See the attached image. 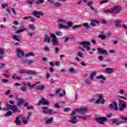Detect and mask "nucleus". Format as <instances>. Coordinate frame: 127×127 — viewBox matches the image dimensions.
Masks as SVG:
<instances>
[{"instance_id": "f257e3e1", "label": "nucleus", "mask_w": 127, "mask_h": 127, "mask_svg": "<svg viewBox=\"0 0 127 127\" xmlns=\"http://www.w3.org/2000/svg\"><path fill=\"white\" fill-rule=\"evenodd\" d=\"M121 12V7L120 6H115L113 8L110 9H106L105 10L104 12L105 13H114V14H117V13H119Z\"/></svg>"}, {"instance_id": "f03ea898", "label": "nucleus", "mask_w": 127, "mask_h": 127, "mask_svg": "<svg viewBox=\"0 0 127 127\" xmlns=\"http://www.w3.org/2000/svg\"><path fill=\"white\" fill-rule=\"evenodd\" d=\"M120 119H121V120H123L125 121H121L117 123L118 121H117V119H114L112 121V124H115L116 126H120V125H122V124H126L127 123V117L122 116L120 117Z\"/></svg>"}, {"instance_id": "7ed1b4c3", "label": "nucleus", "mask_w": 127, "mask_h": 127, "mask_svg": "<svg viewBox=\"0 0 127 127\" xmlns=\"http://www.w3.org/2000/svg\"><path fill=\"white\" fill-rule=\"evenodd\" d=\"M8 110H11L13 111V113H20V110H19L16 106L14 105H11L8 103L6 104Z\"/></svg>"}, {"instance_id": "20e7f679", "label": "nucleus", "mask_w": 127, "mask_h": 127, "mask_svg": "<svg viewBox=\"0 0 127 127\" xmlns=\"http://www.w3.org/2000/svg\"><path fill=\"white\" fill-rule=\"evenodd\" d=\"M108 120L105 117H96L95 118V121L97 122L99 124H100V125H105V123L104 122H105Z\"/></svg>"}, {"instance_id": "39448f33", "label": "nucleus", "mask_w": 127, "mask_h": 127, "mask_svg": "<svg viewBox=\"0 0 127 127\" xmlns=\"http://www.w3.org/2000/svg\"><path fill=\"white\" fill-rule=\"evenodd\" d=\"M96 96L98 97L99 99L96 100V104H99L101 103V104H105V100L103 98V95L102 94L99 95L98 94H96Z\"/></svg>"}, {"instance_id": "423d86ee", "label": "nucleus", "mask_w": 127, "mask_h": 127, "mask_svg": "<svg viewBox=\"0 0 127 127\" xmlns=\"http://www.w3.org/2000/svg\"><path fill=\"white\" fill-rule=\"evenodd\" d=\"M109 109L110 110H115V111H119L118 109V103L114 101L113 103L110 104L109 105Z\"/></svg>"}, {"instance_id": "0eeeda50", "label": "nucleus", "mask_w": 127, "mask_h": 127, "mask_svg": "<svg viewBox=\"0 0 127 127\" xmlns=\"http://www.w3.org/2000/svg\"><path fill=\"white\" fill-rule=\"evenodd\" d=\"M93 1L90 0V1H88V2H87L86 4H87L89 7L91 8V10H93V11H94V13L95 14L98 13V11L97 10V9H95L94 7L92 6V4H93Z\"/></svg>"}, {"instance_id": "6e6552de", "label": "nucleus", "mask_w": 127, "mask_h": 127, "mask_svg": "<svg viewBox=\"0 0 127 127\" xmlns=\"http://www.w3.org/2000/svg\"><path fill=\"white\" fill-rule=\"evenodd\" d=\"M33 15H34V16L37 17V18H40V15H41L42 16H43V15H44V13H43V12L39 11H34L33 12Z\"/></svg>"}, {"instance_id": "1a4fd4ad", "label": "nucleus", "mask_w": 127, "mask_h": 127, "mask_svg": "<svg viewBox=\"0 0 127 127\" xmlns=\"http://www.w3.org/2000/svg\"><path fill=\"white\" fill-rule=\"evenodd\" d=\"M42 109L43 110V112L44 114H49L50 116H51L52 115V110L48 109V107H42Z\"/></svg>"}, {"instance_id": "9d476101", "label": "nucleus", "mask_w": 127, "mask_h": 127, "mask_svg": "<svg viewBox=\"0 0 127 127\" xmlns=\"http://www.w3.org/2000/svg\"><path fill=\"white\" fill-rule=\"evenodd\" d=\"M38 105V106H40V105H49V102H47V100L44 97H42V99L39 101Z\"/></svg>"}, {"instance_id": "9b49d317", "label": "nucleus", "mask_w": 127, "mask_h": 127, "mask_svg": "<svg viewBox=\"0 0 127 127\" xmlns=\"http://www.w3.org/2000/svg\"><path fill=\"white\" fill-rule=\"evenodd\" d=\"M16 51H17V57L21 58L24 56V53H23V51L22 50L18 48H17Z\"/></svg>"}, {"instance_id": "f8f14e48", "label": "nucleus", "mask_w": 127, "mask_h": 127, "mask_svg": "<svg viewBox=\"0 0 127 127\" xmlns=\"http://www.w3.org/2000/svg\"><path fill=\"white\" fill-rule=\"evenodd\" d=\"M76 112H78L80 114H85L87 111L88 108H79V109H76Z\"/></svg>"}, {"instance_id": "ddd939ff", "label": "nucleus", "mask_w": 127, "mask_h": 127, "mask_svg": "<svg viewBox=\"0 0 127 127\" xmlns=\"http://www.w3.org/2000/svg\"><path fill=\"white\" fill-rule=\"evenodd\" d=\"M118 106L119 107H121H121H120L119 110L120 111H125V109H127V104L126 103H120L118 104Z\"/></svg>"}, {"instance_id": "4468645a", "label": "nucleus", "mask_w": 127, "mask_h": 127, "mask_svg": "<svg viewBox=\"0 0 127 127\" xmlns=\"http://www.w3.org/2000/svg\"><path fill=\"white\" fill-rule=\"evenodd\" d=\"M100 21L96 20L95 19H91V22H90V25L91 26H96V24H99V23H100Z\"/></svg>"}, {"instance_id": "2eb2a0df", "label": "nucleus", "mask_w": 127, "mask_h": 127, "mask_svg": "<svg viewBox=\"0 0 127 127\" xmlns=\"http://www.w3.org/2000/svg\"><path fill=\"white\" fill-rule=\"evenodd\" d=\"M80 44V45H82L83 47L85 48L86 46H90V45H91V43L89 41H82Z\"/></svg>"}, {"instance_id": "dca6fc26", "label": "nucleus", "mask_w": 127, "mask_h": 127, "mask_svg": "<svg viewBox=\"0 0 127 127\" xmlns=\"http://www.w3.org/2000/svg\"><path fill=\"white\" fill-rule=\"evenodd\" d=\"M97 50H98L99 54L108 55V53L107 52V51H106V50H102V48H98L97 49Z\"/></svg>"}, {"instance_id": "f3484780", "label": "nucleus", "mask_w": 127, "mask_h": 127, "mask_svg": "<svg viewBox=\"0 0 127 127\" xmlns=\"http://www.w3.org/2000/svg\"><path fill=\"white\" fill-rule=\"evenodd\" d=\"M50 40H51V37H49L48 35L46 34L45 35L44 42H47L48 43H50Z\"/></svg>"}, {"instance_id": "a211bd4d", "label": "nucleus", "mask_w": 127, "mask_h": 127, "mask_svg": "<svg viewBox=\"0 0 127 127\" xmlns=\"http://www.w3.org/2000/svg\"><path fill=\"white\" fill-rule=\"evenodd\" d=\"M4 55V50L2 48H0V60H3V55Z\"/></svg>"}, {"instance_id": "6ab92c4d", "label": "nucleus", "mask_w": 127, "mask_h": 127, "mask_svg": "<svg viewBox=\"0 0 127 127\" xmlns=\"http://www.w3.org/2000/svg\"><path fill=\"white\" fill-rule=\"evenodd\" d=\"M105 73H107L108 74H112V73H114V69L113 68L108 67L105 69Z\"/></svg>"}, {"instance_id": "aec40b11", "label": "nucleus", "mask_w": 127, "mask_h": 127, "mask_svg": "<svg viewBox=\"0 0 127 127\" xmlns=\"http://www.w3.org/2000/svg\"><path fill=\"white\" fill-rule=\"evenodd\" d=\"M19 119H20V116H18L15 119V123L17 126H20V124H21V121L19 120Z\"/></svg>"}, {"instance_id": "412c9836", "label": "nucleus", "mask_w": 127, "mask_h": 127, "mask_svg": "<svg viewBox=\"0 0 127 127\" xmlns=\"http://www.w3.org/2000/svg\"><path fill=\"white\" fill-rule=\"evenodd\" d=\"M44 89H45V86H44L38 85L36 87V90H37V91H43Z\"/></svg>"}, {"instance_id": "4be33fe9", "label": "nucleus", "mask_w": 127, "mask_h": 127, "mask_svg": "<svg viewBox=\"0 0 127 127\" xmlns=\"http://www.w3.org/2000/svg\"><path fill=\"white\" fill-rule=\"evenodd\" d=\"M40 82H36V83L31 85V84H30L29 82H28V86H29L30 89H33V88H34V87H35L37 84H40Z\"/></svg>"}, {"instance_id": "5701e85b", "label": "nucleus", "mask_w": 127, "mask_h": 127, "mask_svg": "<svg viewBox=\"0 0 127 127\" xmlns=\"http://www.w3.org/2000/svg\"><path fill=\"white\" fill-rule=\"evenodd\" d=\"M53 120H54V118H53V117H51V118L48 119L46 121V124H53Z\"/></svg>"}, {"instance_id": "b1692460", "label": "nucleus", "mask_w": 127, "mask_h": 127, "mask_svg": "<svg viewBox=\"0 0 127 127\" xmlns=\"http://www.w3.org/2000/svg\"><path fill=\"white\" fill-rule=\"evenodd\" d=\"M25 102V100H22V99H19V101L17 103L18 106H21V105H22V104H23V103H24Z\"/></svg>"}, {"instance_id": "393cba45", "label": "nucleus", "mask_w": 127, "mask_h": 127, "mask_svg": "<svg viewBox=\"0 0 127 127\" xmlns=\"http://www.w3.org/2000/svg\"><path fill=\"white\" fill-rule=\"evenodd\" d=\"M27 70H26L23 68L19 69V73H20V74H25V73H27Z\"/></svg>"}, {"instance_id": "a878e982", "label": "nucleus", "mask_w": 127, "mask_h": 127, "mask_svg": "<svg viewBox=\"0 0 127 127\" xmlns=\"http://www.w3.org/2000/svg\"><path fill=\"white\" fill-rule=\"evenodd\" d=\"M96 79H102V80H104V81H106L107 80L106 77L103 75H100V76H97Z\"/></svg>"}, {"instance_id": "bb28decb", "label": "nucleus", "mask_w": 127, "mask_h": 127, "mask_svg": "<svg viewBox=\"0 0 127 127\" xmlns=\"http://www.w3.org/2000/svg\"><path fill=\"white\" fill-rule=\"evenodd\" d=\"M12 36L14 40H16V41H18L19 42H20V39L18 38V36L12 35Z\"/></svg>"}, {"instance_id": "cd10ccee", "label": "nucleus", "mask_w": 127, "mask_h": 127, "mask_svg": "<svg viewBox=\"0 0 127 127\" xmlns=\"http://www.w3.org/2000/svg\"><path fill=\"white\" fill-rule=\"evenodd\" d=\"M12 115V112L10 111H8L5 115L4 117L7 118V117H9Z\"/></svg>"}, {"instance_id": "c85d7f7f", "label": "nucleus", "mask_w": 127, "mask_h": 127, "mask_svg": "<svg viewBox=\"0 0 127 127\" xmlns=\"http://www.w3.org/2000/svg\"><path fill=\"white\" fill-rule=\"evenodd\" d=\"M115 27H122V25L121 24V21H117L115 24Z\"/></svg>"}, {"instance_id": "c756f323", "label": "nucleus", "mask_w": 127, "mask_h": 127, "mask_svg": "<svg viewBox=\"0 0 127 127\" xmlns=\"http://www.w3.org/2000/svg\"><path fill=\"white\" fill-rule=\"evenodd\" d=\"M20 90L22 92H26L27 91V87L26 86H22L20 88Z\"/></svg>"}, {"instance_id": "7c9ffc66", "label": "nucleus", "mask_w": 127, "mask_h": 127, "mask_svg": "<svg viewBox=\"0 0 127 127\" xmlns=\"http://www.w3.org/2000/svg\"><path fill=\"white\" fill-rule=\"evenodd\" d=\"M30 56H34V53L33 52H29V53H27L25 55L26 57H29Z\"/></svg>"}, {"instance_id": "2f4dec72", "label": "nucleus", "mask_w": 127, "mask_h": 127, "mask_svg": "<svg viewBox=\"0 0 127 127\" xmlns=\"http://www.w3.org/2000/svg\"><path fill=\"white\" fill-rule=\"evenodd\" d=\"M91 115H87L85 117H83L82 116H79L78 118L79 119H81V120H83V121H85V120H87V118H90Z\"/></svg>"}, {"instance_id": "473e14b6", "label": "nucleus", "mask_w": 127, "mask_h": 127, "mask_svg": "<svg viewBox=\"0 0 127 127\" xmlns=\"http://www.w3.org/2000/svg\"><path fill=\"white\" fill-rule=\"evenodd\" d=\"M29 28H30V29H31V30H35V26H34V25H33V24H31L29 25Z\"/></svg>"}, {"instance_id": "72a5a7b5", "label": "nucleus", "mask_w": 127, "mask_h": 127, "mask_svg": "<svg viewBox=\"0 0 127 127\" xmlns=\"http://www.w3.org/2000/svg\"><path fill=\"white\" fill-rule=\"evenodd\" d=\"M54 6L56 7H60V6H61V3L59 2H56V3H54Z\"/></svg>"}, {"instance_id": "f704fd0d", "label": "nucleus", "mask_w": 127, "mask_h": 127, "mask_svg": "<svg viewBox=\"0 0 127 127\" xmlns=\"http://www.w3.org/2000/svg\"><path fill=\"white\" fill-rule=\"evenodd\" d=\"M28 74H29L30 75H35L36 74V72L35 71H31V70H28L27 71V72Z\"/></svg>"}, {"instance_id": "c9c22d12", "label": "nucleus", "mask_w": 127, "mask_h": 127, "mask_svg": "<svg viewBox=\"0 0 127 127\" xmlns=\"http://www.w3.org/2000/svg\"><path fill=\"white\" fill-rule=\"evenodd\" d=\"M52 41H53V43L54 45H58L59 44V42H58V41H57V40L56 39H53L52 40Z\"/></svg>"}, {"instance_id": "e433bc0d", "label": "nucleus", "mask_w": 127, "mask_h": 127, "mask_svg": "<svg viewBox=\"0 0 127 127\" xmlns=\"http://www.w3.org/2000/svg\"><path fill=\"white\" fill-rule=\"evenodd\" d=\"M27 29L26 28H23L22 29L16 31V33H20L21 32H23V31H26Z\"/></svg>"}, {"instance_id": "4c0bfd02", "label": "nucleus", "mask_w": 127, "mask_h": 127, "mask_svg": "<svg viewBox=\"0 0 127 127\" xmlns=\"http://www.w3.org/2000/svg\"><path fill=\"white\" fill-rule=\"evenodd\" d=\"M44 2V0H38L36 1V4H40V3H43Z\"/></svg>"}, {"instance_id": "58836bf2", "label": "nucleus", "mask_w": 127, "mask_h": 127, "mask_svg": "<svg viewBox=\"0 0 127 127\" xmlns=\"http://www.w3.org/2000/svg\"><path fill=\"white\" fill-rule=\"evenodd\" d=\"M95 76H96V72L92 73L90 75V79L93 80L94 79L93 77H95Z\"/></svg>"}, {"instance_id": "ea45409f", "label": "nucleus", "mask_w": 127, "mask_h": 127, "mask_svg": "<svg viewBox=\"0 0 127 127\" xmlns=\"http://www.w3.org/2000/svg\"><path fill=\"white\" fill-rule=\"evenodd\" d=\"M55 33L57 36H62V32L60 31H58L56 32Z\"/></svg>"}, {"instance_id": "a19ab883", "label": "nucleus", "mask_w": 127, "mask_h": 127, "mask_svg": "<svg viewBox=\"0 0 127 127\" xmlns=\"http://www.w3.org/2000/svg\"><path fill=\"white\" fill-rule=\"evenodd\" d=\"M83 26H85L86 29H90V26L88 24V23H85L83 24Z\"/></svg>"}, {"instance_id": "79ce46f5", "label": "nucleus", "mask_w": 127, "mask_h": 127, "mask_svg": "<svg viewBox=\"0 0 127 127\" xmlns=\"http://www.w3.org/2000/svg\"><path fill=\"white\" fill-rule=\"evenodd\" d=\"M23 123L24 125H27V123H28L27 119L25 117H23Z\"/></svg>"}, {"instance_id": "37998d69", "label": "nucleus", "mask_w": 127, "mask_h": 127, "mask_svg": "<svg viewBox=\"0 0 127 127\" xmlns=\"http://www.w3.org/2000/svg\"><path fill=\"white\" fill-rule=\"evenodd\" d=\"M71 110V109L69 107L65 108L64 109V113H67L68 112H69Z\"/></svg>"}, {"instance_id": "c03bdc74", "label": "nucleus", "mask_w": 127, "mask_h": 127, "mask_svg": "<svg viewBox=\"0 0 127 127\" xmlns=\"http://www.w3.org/2000/svg\"><path fill=\"white\" fill-rule=\"evenodd\" d=\"M99 38H101V39H102V40H104V39H106V36H104L103 35H98Z\"/></svg>"}, {"instance_id": "a18cd8bd", "label": "nucleus", "mask_w": 127, "mask_h": 127, "mask_svg": "<svg viewBox=\"0 0 127 127\" xmlns=\"http://www.w3.org/2000/svg\"><path fill=\"white\" fill-rule=\"evenodd\" d=\"M81 26H82V25H74L73 26H72V28H73L74 29H75V28H79Z\"/></svg>"}, {"instance_id": "49530a36", "label": "nucleus", "mask_w": 127, "mask_h": 127, "mask_svg": "<svg viewBox=\"0 0 127 127\" xmlns=\"http://www.w3.org/2000/svg\"><path fill=\"white\" fill-rule=\"evenodd\" d=\"M69 71L70 73H76V71H75V69L74 67H71L69 69Z\"/></svg>"}, {"instance_id": "de8ad7c7", "label": "nucleus", "mask_w": 127, "mask_h": 127, "mask_svg": "<svg viewBox=\"0 0 127 127\" xmlns=\"http://www.w3.org/2000/svg\"><path fill=\"white\" fill-rule=\"evenodd\" d=\"M27 32H28V33L27 34L28 35V36L32 37V36H33L35 35L34 33H32L31 32H30L29 31H27Z\"/></svg>"}, {"instance_id": "09e8293b", "label": "nucleus", "mask_w": 127, "mask_h": 127, "mask_svg": "<svg viewBox=\"0 0 127 127\" xmlns=\"http://www.w3.org/2000/svg\"><path fill=\"white\" fill-rule=\"evenodd\" d=\"M66 24H67L68 26H69L70 27H72V26L73 25V23H72V22L71 21H68L66 22Z\"/></svg>"}, {"instance_id": "8fccbe9b", "label": "nucleus", "mask_w": 127, "mask_h": 127, "mask_svg": "<svg viewBox=\"0 0 127 127\" xmlns=\"http://www.w3.org/2000/svg\"><path fill=\"white\" fill-rule=\"evenodd\" d=\"M59 22H63V23H66V22H67V21H66L63 19H60L59 20Z\"/></svg>"}, {"instance_id": "3c124183", "label": "nucleus", "mask_w": 127, "mask_h": 127, "mask_svg": "<svg viewBox=\"0 0 127 127\" xmlns=\"http://www.w3.org/2000/svg\"><path fill=\"white\" fill-rule=\"evenodd\" d=\"M29 18L31 19V21L32 22H35V18L34 17H32L31 16H29Z\"/></svg>"}, {"instance_id": "603ef678", "label": "nucleus", "mask_w": 127, "mask_h": 127, "mask_svg": "<svg viewBox=\"0 0 127 127\" xmlns=\"http://www.w3.org/2000/svg\"><path fill=\"white\" fill-rule=\"evenodd\" d=\"M70 119L72 121H77V117L74 116H71Z\"/></svg>"}, {"instance_id": "864d4df0", "label": "nucleus", "mask_w": 127, "mask_h": 127, "mask_svg": "<svg viewBox=\"0 0 127 127\" xmlns=\"http://www.w3.org/2000/svg\"><path fill=\"white\" fill-rule=\"evenodd\" d=\"M2 82L3 83H9V81L8 80V79H2Z\"/></svg>"}, {"instance_id": "5fc2aeb1", "label": "nucleus", "mask_w": 127, "mask_h": 127, "mask_svg": "<svg viewBox=\"0 0 127 127\" xmlns=\"http://www.w3.org/2000/svg\"><path fill=\"white\" fill-rule=\"evenodd\" d=\"M98 59L99 61H103V60H104V57H103L102 56H99Z\"/></svg>"}, {"instance_id": "6e6d98bb", "label": "nucleus", "mask_w": 127, "mask_h": 127, "mask_svg": "<svg viewBox=\"0 0 127 127\" xmlns=\"http://www.w3.org/2000/svg\"><path fill=\"white\" fill-rule=\"evenodd\" d=\"M101 23L102 24H107V23H108V22L105 20L102 19L101 20Z\"/></svg>"}, {"instance_id": "4d7b16f0", "label": "nucleus", "mask_w": 127, "mask_h": 127, "mask_svg": "<svg viewBox=\"0 0 127 127\" xmlns=\"http://www.w3.org/2000/svg\"><path fill=\"white\" fill-rule=\"evenodd\" d=\"M51 37L54 38V39H56V38H57V37H56V35H55V34H51Z\"/></svg>"}, {"instance_id": "13d9d810", "label": "nucleus", "mask_w": 127, "mask_h": 127, "mask_svg": "<svg viewBox=\"0 0 127 127\" xmlns=\"http://www.w3.org/2000/svg\"><path fill=\"white\" fill-rule=\"evenodd\" d=\"M107 2H109V0H104L100 2V4H102V3H107Z\"/></svg>"}, {"instance_id": "bf43d9fd", "label": "nucleus", "mask_w": 127, "mask_h": 127, "mask_svg": "<svg viewBox=\"0 0 127 127\" xmlns=\"http://www.w3.org/2000/svg\"><path fill=\"white\" fill-rule=\"evenodd\" d=\"M84 55L83 54H82V53L81 52H78L77 53V56H78L79 57H83V56Z\"/></svg>"}, {"instance_id": "052dcab7", "label": "nucleus", "mask_w": 127, "mask_h": 127, "mask_svg": "<svg viewBox=\"0 0 127 127\" xmlns=\"http://www.w3.org/2000/svg\"><path fill=\"white\" fill-rule=\"evenodd\" d=\"M7 5H8V4H2L1 5L2 8H3V9L5 8V7H6V6H7Z\"/></svg>"}, {"instance_id": "680f3d73", "label": "nucleus", "mask_w": 127, "mask_h": 127, "mask_svg": "<svg viewBox=\"0 0 127 127\" xmlns=\"http://www.w3.org/2000/svg\"><path fill=\"white\" fill-rule=\"evenodd\" d=\"M85 83H86V84L87 85H91V81H90V80L87 79V80H86V81H85Z\"/></svg>"}, {"instance_id": "e2e57ef3", "label": "nucleus", "mask_w": 127, "mask_h": 127, "mask_svg": "<svg viewBox=\"0 0 127 127\" xmlns=\"http://www.w3.org/2000/svg\"><path fill=\"white\" fill-rule=\"evenodd\" d=\"M70 123L73 124H77V120H71L69 121Z\"/></svg>"}, {"instance_id": "0e129e2a", "label": "nucleus", "mask_w": 127, "mask_h": 127, "mask_svg": "<svg viewBox=\"0 0 127 127\" xmlns=\"http://www.w3.org/2000/svg\"><path fill=\"white\" fill-rule=\"evenodd\" d=\"M59 27L60 28H64V25H63V24L62 23H60L59 24Z\"/></svg>"}, {"instance_id": "69168bd1", "label": "nucleus", "mask_w": 127, "mask_h": 127, "mask_svg": "<svg viewBox=\"0 0 127 127\" xmlns=\"http://www.w3.org/2000/svg\"><path fill=\"white\" fill-rule=\"evenodd\" d=\"M118 98H120L121 99H123V100H127V98L125 97L124 96H119Z\"/></svg>"}, {"instance_id": "338daca9", "label": "nucleus", "mask_w": 127, "mask_h": 127, "mask_svg": "<svg viewBox=\"0 0 127 127\" xmlns=\"http://www.w3.org/2000/svg\"><path fill=\"white\" fill-rule=\"evenodd\" d=\"M3 76H5V78H6L7 79H8V78H9V75H8V74L3 73Z\"/></svg>"}, {"instance_id": "774afa93", "label": "nucleus", "mask_w": 127, "mask_h": 127, "mask_svg": "<svg viewBox=\"0 0 127 127\" xmlns=\"http://www.w3.org/2000/svg\"><path fill=\"white\" fill-rule=\"evenodd\" d=\"M112 116H113V114L110 113V114H108V115H107V118H112Z\"/></svg>"}]
</instances>
